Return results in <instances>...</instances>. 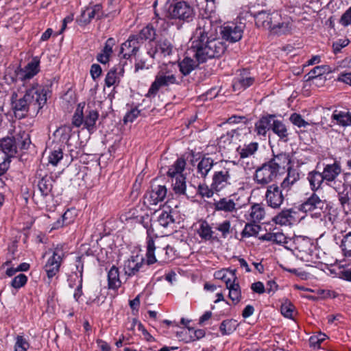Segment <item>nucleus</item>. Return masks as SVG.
<instances>
[{
  "label": "nucleus",
  "instance_id": "1",
  "mask_svg": "<svg viewBox=\"0 0 351 351\" xmlns=\"http://www.w3.org/2000/svg\"><path fill=\"white\" fill-rule=\"evenodd\" d=\"M25 88V95L17 99V95L12 96V106L14 115L19 119L25 118L29 110L37 114L47 102V90L36 82Z\"/></svg>",
  "mask_w": 351,
  "mask_h": 351
},
{
  "label": "nucleus",
  "instance_id": "2",
  "mask_svg": "<svg viewBox=\"0 0 351 351\" xmlns=\"http://www.w3.org/2000/svg\"><path fill=\"white\" fill-rule=\"evenodd\" d=\"M191 50L199 63L209 59L220 58L226 50V45L220 38H210L199 41H192Z\"/></svg>",
  "mask_w": 351,
  "mask_h": 351
},
{
  "label": "nucleus",
  "instance_id": "3",
  "mask_svg": "<svg viewBox=\"0 0 351 351\" xmlns=\"http://www.w3.org/2000/svg\"><path fill=\"white\" fill-rule=\"evenodd\" d=\"M186 161L182 158H178L167 171V176L174 180H172L173 190L175 193L184 195L186 193V178L183 176Z\"/></svg>",
  "mask_w": 351,
  "mask_h": 351
},
{
  "label": "nucleus",
  "instance_id": "4",
  "mask_svg": "<svg viewBox=\"0 0 351 351\" xmlns=\"http://www.w3.org/2000/svg\"><path fill=\"white\" fill-rule=\"evenodd\" d=\"M226 165L222 169L215 171L213 175L211 186L215 192H219L232 184L231 163L226 161Z\"/></svg>",
  "mask_w": 351,
  "mask_h": 351
},
{
  "label": "nucleus",
  "instance_id": "5",
  "mask_svg": "<svg viewBox=\"0 0 351 351\" xmlns=\"http://www.w3.org/2000/svg\"><path fill=\"white\" fill-rule=\"evenodd\" d=\"M40 58L34 56L24 68H21L18 70L16 75L18 79L23 82L22 85L23 87H28L32 85L34 81L30 82V80L40 72Z\"/></svg>",
  "mask_w": 351,
  "mask_h": 351
},
{
  "label": "nucleus",
  "instance_id": "6",
  "mask_svg": "<svg viewBox=\"0 0 351 351\" xmlns=\"http://www.w3.org/2000/svg\"><path fill=\"white\" fill-rule=\"evenodd\" d=\"M168 16L171 19L189 22L194 16V10L186 1H180L169 5Z\"/></svg>",
  "mask_w": 351,
  "mask_h": 351
},
{
  "label": "nucleus",
  "instance_id": "7",
  "mask_svg": "<svg viewBox=\"0 0 351 351\" xmlns=\"http://www.w3.org/2000/svg\"><path fill=\"white\" fill-rule=\"evenodd\" d=\"M171 84H178L176 75L168 71H161L156 75L155 80L151 84L145 96L147 97H154L157 95L160 88L167 87Z\"/></svg>",
  "mask_w": 351,
  "mask_h": 351
},
{
  "label": "nucleus",
  "instance_id": "8",
  "mask_svg": "<svg viewBox=\"0 0 351 351\" xmlns=\"http://www.w3.org/2000/svg\"><path fill=\"white\" fill-rule=\"evenodd\" d=\"M287 196V193H285L281 188L280 185L272 184L267 187L265 194V200L267 205L274 209H278L283 204L284 201Z\"/></svg>",
  "mask_w": 351,
  "mask_h": 351
},
{
  "label": "nucleus",
  "instance_id": "9",
  "mask_svg": "<svg viewBox=\"0 0 351 351\" xmlns=\"http://www.w3.org/2000/svg\"><path fill=\"white\" fill-rule=\"evenodd\" d=\"M278 173L274 166L270 165L267 162L256 169L254 174V180L258 184L265 186L273 182Z\"/></svg>",
  "mask_w": 351,
  "mask_h": 351
},
{
  "label": "nucleus",
  "instance_id": "10",
  "mask_svg": "<svg viewBox=\"0 0 351 351\" xmlns=\"http://www.w3.org/2000/svg\"><path fill=\"white\" fill-rule=\"evenodd\" d=\"M65 253L62 247H56L53 252L52 256L48 259L44 269L49 278H52L59 271Z\"/></svg>",
  "mask_w": 351,
  "mask_h": 351
},
{
  "label": "nucleus",
  "instance_id": "11",
  "mask_svg": "<svg viewBox=\"0 0 351 351\" xmlns=\"http://www.w3.org/2000/svg\"><path fill=\"white\" fill-rule=\"evenodd\" d=\"M108 13L104 14L102 11V5L99 3L86 8V9L82 12L81 15L83 18H86V16H87V19H85L84 21L85 23H88L90 22L92 19L95 18L100 19L102 18L114 17L120 12L119 9H108Z\"/></svg>",
  "mask_w": 351,
  "mask_h": 351
},
{
  "label": "nucleus",
  "instance_id": "12",
  "mask_svg": "<svg viewBox=\"0 0 351 351\" xmlns=\"http://www.w3.org/2000/svg\"><path fill=\"white\" fill-rule=\"evenodd\" d=\"M325 200L319 197L315 192L306 199L298 207V210L304 213L315 212L314 215H320V212L324 208Z\"/></svg>",
  "mask_w": 351,
  "mask_h": 351
},
{
  "label": "nucleus",
  "instance_id": "13",
  "mask_svg": "<svg viewBox=\"0 0 351 351\" xmlns=\"http://www.w3.org/2000/svg\"><path fill=\"white\" fill-rule=\"evenodd\" d=\"M255 79L252 76L250 71L247 69L237 71L232 81L234 91L244 90L252 86Z\"/></svg>",
  "mask_w": 351,
  "mask_h": 351
},
{
  "label": "nucleus",
  "instance_id": "14",
  "mask_svg": "<svg viewBox=\"0 0 351 351\" xmlns=\"http://www.w3.org/2000/svg\"><path fill=\"white\" fill-rule=\"evenodd\" d=\"M212 21L208 18H202L198 21L197 27L191 38L192 41H199L213 38Z\"/></svg>",
  "mask_w": 351,
  "mask_h": 351
},
{
  "label": "nucleus",
  "instance_id": "15",
  "mask_svg": "<svg viewBox=\"0 0 351 351\" xmlns=\"http://www.w3.org/2000/svg\"><path fill=\"white\" fill-rule=\"evenodd\" d=\"M243 26L234 23L228 24L221 27V34L222 38L230 43H236L243 36Z\"/></svg>",
  "mask_w": 351,
  "mask_h": 351
},
{
  "label": "nucleus",
  "instance_id": "16",
  "mask_svg": "<svg viewBox=\"0 0 351 351\" xmlns=\"http://www.w3.org/2000/svg\"><path fill=\"white\" fill-rule=\"evenodd\" d=\"M173 48V45L167 38H160L157 40L154 47L147 50V54L152 58H155L158 54L165 57L171 54Z\"/></svg>",
  "mask_w": 351,
  "mask_h": 351
},
{
  "label": "nucleus",
  "instance_id": "17",
  "mask_svg": "<svg viewBox=\"0 0 351 351\" xmlns=\"http://www.w3.org/2000/svg\"><path fill=\"white\" fill-rule=\"evenodd\" d=\"M144 266V259L138 256H132L124 262L123 271L126 276L136 275Z\"/></svg>",
  "mask_w": 351,
  "mask_h": 351
},
{
  "label": "nucleus",
  "instance_id": "18",
  "mask_svg": "<svg viewBox=\"0 0 351 351\" xmlns=\"http://www.w3.org/2000/svg\"><path fill=\"white\" fill-rule=\"evenodd\" d=\"M167 189L164 185L152 186V191L145 195V198L149 201V204L156 205L158 202H162L167 195Z\"/></svg>",
  "mask_w": 351,
  "mask_h": 351
},
{
  "label": "nucleus",
  "instance_id": "19",
  "mask_svg": "<svg viewBox=\"0 0 351 351\" xmlns=\"http://www.w3.org/2000/svg\"><path fill=\"white\" fill-rule=\"evenodd\" d=\"M98 118V112L88 107L85 111V114H84V128L90 133H93L96 130L95 124Z\"/></svg>",
  "mask_w": 351,
  "mask_h": 351
},
{
  "label": "nucleus",
  "instance_id": "20",
  "mask_svg": "<svg viewBox=\"0 0 351 351\" xmlns=\"http://www.w3.org/2000/svg\"><path fill=\"white\" fill-rule=\"evenodd\" d=\"M124 69L122 65L118 64L111 68L105 78V84L108 87H110L120 81L121 76L123 75Z\"/></svg>",
  "mask_w": 351,
  "mask_h": 351
},
{
  "label": "nucleus",
  "instance_id": "21",
  "mask_svg": "<svg viewBox=\"0 0 351 351\" xmlns=\"http://www.w3.org/2000/svg\"><path fill=\"white\" fill-rule=\"evenodd\" d=\"M341 172V167L340 165L337 162H335L332 164L326 165L322 173L326 183L327 184L328 182L334 181L335 179L337 178Z\"/></svg>",
  "mask_w": 351,
  "mask_h": 351
},
{
  "label": "nucleus",
  "instance_id": "22",
  "mask_svg": "<svg viewBox=\"0 0 351 351\" xmlns=\"http://www.w3.org/2000/svg\"><path fill=\"white\" fill-rule=\"evenodd\" d=\"M300 180V173L297 169L292 167L287 169V174L282 182L280 186L285 193H288L291 188Z\"/></svg>",
  "mask_w": 351,
  "mask_h": 351
},
{
  "label": "nucleus",
  "instance_id": "23",
  "mask_svg": "<svg viewBox=\"0 0 351 351\" xmlns=\"http://www.w3.org/2000/svg\"><path fill=\"white\" fill-rule=\"evenodd\" d=\"M274 118H275V115L264 116L255 123V131L258 135L265 136L267 131L271 130Z\"/></svg>",
  "mask_w": 351,
  "mask_h": 351
},
{
  "label": "nucleus",
  "instance_id": "24",
  "mask_svg": "<svg viewBox=\"0 0 351 351\" xmlns=\"http://www.w3.org/2000/svg\"><path fill=\"white\" fill-rule=\"evenodd\" d=\"M145 227L147 228V233L146 262L148 265H150L158 262V261L155 256L154 251L156 247L154 239L151 236L153 230L148 228L147 226H145Z\"/></svg>",
  "mask_w": 351,
  "mask_h": 351
},
{
  "label": "nucleus",
  "instance_id": "25",
  "mask_svg": "<svg viewBox=\"0 0 351 351\" xmlns=\"http://www.w3.org/2000/svg\"><path fill=\"white\" fill-rule=\"evenodd\" d=\"M0 149L5 154V157L10 158L14 157L16 152V145L14 144V139L7 136L0 140Z\"/></svg>",
  "mask_w": 351,
  "mask_h": 351
},
{
  "label": "nucleus",
  "instance_id": "26",
  "mask_svg": "<svg viewBox=\"0 0 351 351\" xmlns=\"http://www.w3.org/2000/svg\"><path fill=\"white\" fill-rule=\"evenodd\" d=\"M215 164L212 158L203 156L197 166V173L201 178H206Z\"/></svg>",
  "mask_w": 351,
  "mask_h": 351
},
{
  "label": "nucleus",
  "instance_id": "27",
  "mask_svg": "<svg viewBox=\"0 0 351 351\" xmlns=\"http://www.w3.org/2000/svg\"><path fill=\"white\" fill-rule=\"evenodd\" d=\"M121 286L119 269L113 265L108 272V287L109 289L117 291Z\"/></svg>",
  "mask_w": 351,
  "mask_h": 351
},
{
  "label": "nucleus",
  "instance_id": "28",
  "mask_svg": "<svg viewBox=\"0 0 351 351\" xmlns=\"http://www.w3.org/2000/svg\"><path fill=\"white\" fill-rule=\"evenodd\" d=\"M214 208L215 210L226 213H231L237 209L234 200L228 197H223L219 201H215L214 202Z\"/></svg>",
  "mask_w": 351,
  "mask_h": 351
},
{
  "label": "nucleus",
  "instance_id": "29",
  "mask_svg": "<svg viewBox=\"0 0 351 351\" xmlns=\"http://www.w3.org/2000/svg\"><path fill=\"white\" fill-rule=\"evenodd\" d=\"M226 287L229 290V298L234 304H238L241 301V291L238 282H232V279L226 281Z\"/></svg>",
  "mask_w": 351,
  "mask_h": 351
},
{
  "label": "nucleus",
  "instance_id": "30",
  "mask_svg": "<svg viewBox=\"0 0 351 351\" xmlns=\"http://www.w3.org/2000/svg\"><path fill=\"white\" fill-rule=\"evenodd\" d=\"M14 139V144L16 145V149H27L30 143V136L28 133L23 130H19L14 136H12Z\"/></svg>",
  "mask_w": 351,
  "mask_h": 351
},
{
  "label": "nucleus",
  "instance_id": "31",
  "mask_svg": "<svg viewBox=\"0 0 351 351\" xmlns=\"http://www.w3.org/2000/svg\"><path fill=\"white\" fill-rule=\"evenodd\" d=\"M156 223L164 228L173 229L175 219L172 215V212L171 210H162L158 216Z\"/></svg>",
  "mask_w": 351,
  "mask_h": 351
},
{
  "label": "nucleus",
  "instance_id": "32",
  "mask_svg": "<svg viewBox=\"0 0 351 351\" xmlns=\"http://www.w3.org/2000/svg\"><path fill=\"white\" fill-rule=\"evenodd\" d=\"M199 63L197 60H194L191 58L185 57L182 61H180L178 64L180 71L184 75H188L195 70L198 65Z\"/></svg>",
  "mask_w": 351,
  "mask_h": 351
},
{
  "label": "nucleus",
  "instance_id": "33",
  "mask_svg": "<svg viewBox=\"0 0 351 351\" xmlns=\"http://www.w3.org/2000/svg\"><path fill=\"white\" fill-rule=\"evenodd\" d=\"M271 130L274 134L278 135L280 140L284 142L288 141L289 133L287 132L286 125L282 123V121L275 119V118H274L271 125Z\"/></svg>",
  "mask_w": 351,
  "mask_h": 351
},
{
  "label": "nucleus",
  "instance_id": "34",
  "mask_svg": "<svg viewBox=\"0 0 351 351\" xmlns=\"http://www.w3.org/2000/svg\"><path fill=\"white\" fill-rule=\"evenodd\" d=\"M331 118L342 127L351 125V113L349 112L335 110Z\"/></svg>",
  "mask_w": 351,
  "mask_h": 351
},
{
  "label": "nucleus",
  "instance_id": "35",
  "mask_svg": "<svg viewBox=\"0 0 351 351\" xmlns=\"http://www.w3.org/2000/svg\"><path fill=\"white\" fill-rule=\"evenodd\" d=\"M53 182V177L49 176H45L38 181V188L43 196L46 197L51 193Z\"/></svg>",
  "mask_w": 351,
  "mask_h": 351
},
{
  "label": "nucleus",
  "instance_id": "36",
  "mask_svg": "<svg viewBox=\"0 0 351 351\" xmlns=\"http://www.w3.org/2000/svg\"><path fill=\"white\" fill-rule=\"evenodd\" d=\"M307 180L310 184L311 189L314 192L319 189L322 184L325 182L322 173L315 170L308 173Z\"/></svg>",
  "mask_w": 351,
  "mask_h": 351
},
{
  "label": "nucleus",
  "instance_id": "37",
  "mask_svg": "<svg viewBox=\"0 0 351 351\" xmlns=\"http://www.w3.org/2000/svg\"><path fill=\"white\" fill-rule=\"evenodd\" d=\"M267 162L272 166H274L276 170L279 172V170L282 166L288 165L291 162V158L289 154L280 153L276 155L270 159Z\"/></svg>",
  "mask_w": 351,
  "mask_h": 351
},
{
  "label": "nucleus",
  "instance_id": "38",
  "mask_svg": "<svg viewBox=\"0 0 351 351\" xmlns=\"http://www.w3.org/2000/svg\"><path fill=\"white\" fill-rule=\"evenodd\" d=\"M258 144L257 143H250L243 146H239L237 148V152L241 158H248L253 155L258 149Z\"/></svg>",
  "mask_w": 351,
  "mask_h": 351
},
{
  "label": "nucleus",
  "instance_id": "39",
  "mask_svg": "<svg viewBox=\"0 0 351 351\" xmlns=\"http://www.w3.org/2000/svg\"><path fill=\"white\" fill-rule=\"evenodd\" d=\"M85 107V103H80L75 111L74 114L72 117V125L76 128H80L81 125H84V108Z\"/></svg>",
  "mask_w": 351,
  "mask_h": 351
},
{
  "label": "nucleus",
  "instance_id": "40",
  "mask_svg": "<svg viewBox=\"0 0 351 351\" xmlns=\"http://www.w3.org/2000/svg\"><path fill=\"white\" fill-rule=\"evenodd\" d=\"M339 247L343 256L351 258V232L343 236Z\"/></svg>",
  "mask_w": 351,
  "mask_h": 351
},
{
  "label": "nucleus",
  "instance_id": "41",
  "mask_svg": "<svg viewBox=\"0 0 351 351\" xmlns=\"http://www.w3.org/2000/svg\"><path fill=\"white\" fill-rule=\"evenodd\" d=\"M271 14L262 10L254 14L256 25L259 27L268 28Z\"/></svg>",
  "mask_w": 351,
  "mask_h": 351
},
{
  "label": "nucleus",
  "instance_id": "42",
  "mask_svg": "<svg viewBox=\"0 0 351 351\" xmlns=\"http://www.w3.org/2000/svg\"><path fill=\"white\" fill-rule=\"evenodd\" d=\"M237 326L238 324L235 319H226L221 323L219 330L223 335H227L232 333Z\"/></svg>",
  "mask_w": 351,
  "mask_h": 351
},
{
  "label": "nucleus",
  "instance_id": "43",
  "mask_svg": "<svg viewBox=\"0 0 351 351\" xmlns=\"http://www.w3.org/2000/svg\"><path fill=\"white\" fill-rule=\"evenodd\" d=\"M199 236L206 241L213 239V231L211 227L206 221L201 223L199 228L197 231Z\"/></svg>",
  "mask_w": 351,
  "mask_h": 351
},
{
  "label": "nucleus",
  "instance_id": "44",
  "mask_svg": "<svg viewBox=\"0 0 351 351\" xmlns=\"http://www.w3.org/2000/svg\"><path fill=\"white\" fill-rule=\"evenodd\" d=\"M291 211L287 210V209L282 210L277 215L274 217V221L277 224L287 225L291 224Z\"/></svg>",
  "mask_w": 351,
  "mask_h": 351
},
{
  "label": "nucleus",
  "instance_id": "45",
  "mask_svg": "<svg viewBox=\"0 0 351 351\" xmlns=\"http://www.w3.org/2000/svg\"><path fill=\"white\" fill-rule=\"evenodd\" d=\"M138 33L145 41L147 40L149 41L150 45H152V42L155 40L156 36V29L151 25L145 26Z\"/></svg>",
  "mask_w": 351,
  "mask_h": 351
},
{
  "label": "nucleus",
  "instance_id": "46",
  "mask_svg": "<svg viewBox=\"0 0 351 351\" xmlns=\"http://www.w3.org/2000/svg\"><path fill=\"white\" fill-rule=\"evenodd\" d=\"M328 66L326 65L317 66L314 67L309 73L305 75L306 81H311L324 75L327 72Z\"/></svg>",
  "mask_w": 351,
  "mask_h": 351
},
{
  "label": "nucleus",
  "instance_id": "47",
  "mask_svg": "<svg viewBox=\"0 0 351 351\" xmlns=\"http://www.w3.org/2000/svg\"><path fill=\"white\" fill-rule=\"evenodd\" d=\"M250 218L254 221H260L265 215V210L260 204H254L250 208Z\"/></svg>",
  "mask_w": 351,
  "mask_h": 351
},
{
  "label": "nucleus",
  "instance_id": "48",
  "mask_svg": "<svg viewBox=\"0 0 351 351\" xmlns=\"http://www.w3.org/2000/svg\"><path fill=\"white\" fill-rule=\"evenodd\" d=\"M261 230V226L255 223H247L241 232L243 237H256Z\"/></svg>",
  "mask_w": 351,
  "mask_h": 351
},
{
  "label": "nucleus",
  "instance_id": "49",
  "mask_svg": "<svg viewBox=\"0 0 351 351\" xmlns=\"http://www.w3.org/2000/svg\"><path fill=\"white\" fill-rule=\"evenodd\" d=\"M272 33L277 35H282L289 33L291 30L289 23L287 21L278 22V25H275Z\"/></svg>",
  "mask_w": 351,
  "mask_h": 351
},
{
  "label": "nucleus",
  "instance_id": "50",
  "mask_svg": "<svg viewBox=\"0 0 351 351\" xmlns=\"http://www.w3.org/2000/svg\"><path fill=\"white\" fill-rule=\"evenodd\" d=\"M27 277L23 274L16 276L11 281L10 285L15 289H19L26 285Z\"/></svg>",
  "mask_w": 351,
  "mask_h": 351
},
{
  "label": "nucleus",
  "instance_id": "51",
  "mask_svg": "<svg viewBox=\"0 0 351 351\" xmlns=\"http://www.w3.org/2000/svg\"><path fill=\"white\" fill-rule=\"evenodd\" d=\"M327 184L332 187L338 193V197L341 195V193L346 190V186L348 184L345 180L342 181L339 179H335L334 181L329 182Z\"/></svg>",
  "mask_w": 351,
  "mask_h": 351
},
{
  "label": "nucleus",
  "instance_id": "52",
  "mask_svg": "<svg viewBox=\"0 0 351 351\" xmlns=\"http://www.w3.org/2000/svg\"><path fill=\"white\" fill-rule=\"evenodd\" d=\"M215 189L213 187L208 186L206 184H200L198 186L197 192L199 195L202 197H208L210 198L213 197L214 194Z\"/></svg>",
  "mask_w": 351,
  "mask_h": 351
},
{
  "label": "nucleus",
  "instance_id": "53",
  "mask_svg": "<svg viewBox=\"0 0 351 351\" xmlns=\"http://www.w3.org/2000/svg\"><path fill=\"white\" fill-rule=\"evenodd\" d=\"M29 348L28 341L23 336L18 335L16 338L14 351H27Z\"/></svg>",
  "mask_w": 351,
  "mask_h": 351
},
{
  "label": "nucleus",
  "instance_id": "54",
  "mask_svg": "<svg viewBox=\"0 0 351 351\" xmlns=\"http://www.w3.org/2000/svg\"><path fill=\"white\" fill-rule=\"evenodd\" d=\"M342 205H351V184H348L344 190L339 197Z\"/></svg>",
  "mask_w": 351,
  "mask_h": 351
},
{
  "label": "nucleus",
  "instance_id": "55",
  "mask_svg": "<svg viewBox=\"0 0 351 351\" xmlns=\"http://www.w3.org/2000/svg\"><path fill=\"white\" fill-rule=\"evenodd\" d=\"M216 229L221 232V237L223 239L227 238L228 235L231 232V224L230 221L225 220L222 223L217 224Z\"/></svg>",
  "mask_w": 351,
  "mask_h": 351
},
{
  "label": "nucleus",
  "instance_id": "56",
  "mask_svg": "<svg viewBox=\"0 0 351 351\" xmlns=\"http://www.w3.org/2000/svg\"><path fill=\"white\" fill-rule=\"evenodd\" d=\"M128 38L132 45V49L130 50L128 53H124V59L126 60L129 59L132 56H136L140 48L139 45L136 42V38L134 34L130 35Z\"/></svg>",
  "mask_w": 351,
  "mask_h": 351
},
{
  "label": "nucleus",
  "instance_id": "57",
  "mask_svg": "<svg viewBox=\"0 0 351 351\" xmlns=\"http://www.w3.org/2000/svg\"><path fill=\"white\" fill-rule=\"evenodd\" d=\"M62 157L63 153L62 149L58 148V149H54L49 156V162L53 165H56Z\"/></svg>",
  "mask_w": 351,
  "mask_h": 351
},
{
  "label": "nucleus",
  "instance_id": "58",
  "mask_svg": "<svg viewBox=\"0 0 351 351\" xmlns=\"http://www.w3.org/2000/svg\"><path fill=\"white\" fill-rule=\"evenodd\" d=\"M290 120L293 125L299 128L308 125V123L306 122L300 114L297 113L292 114L291 115Z\"/></svg>",
  "mask_w": 351,
  "mask_h": 351
},
{
  "label": "nucleus",
  "instance_id": "59",
  "mask_svg": "<svg viewBox=\"0 0 351 351\" xmlns=\"http://www.w3.org/2000/svg\"><path fill=\"white\" fill-rule=\"evenodd\" d=\"M294 306L290 302H285L281 306V313L287 318H291L293 314Z\"/></svg>",
  "mask_w": 351,
  "mask_h": 351
},
{
  "label": "nucleus",
  "instance_id": "60",
  "mask_svg": "<svg viewBox=\"0 0 351 351\" xmlns=\"http://www.w3.org/2000/svg\"><path fill=\"white\" fill-rule=\"evenodd\" d=\"M140 110L136 108H132L130 112H128L123 118V121L125 123L128 122H133L139 115Z\"/></svg>",
  "mask_w": 351,
  "mask_h": 351
},
{
  "label": "nucleus",
  "instance_id": "61",
  "mask_svg": "<svg viewBox=\"0 0 351 351\" xmlns=\"http://www.w3.org/2000/svg\"><path fill=\"white\" fill-rule=\"evenodd\" d=\"M281 17L280 15L276 12H274L271 14V16L269 21V25H268V29H270L271 32L274 30V27H275V25H278V22H280Z\"/></svg>",
  "mask_w": 351,
  "mask_h": 351
},
{
  "label": "nucleus",
  "instance_id": "62",
  "mask_svg": "<svg viewBox=\"0 0 351 351\" xmlns=\"http://www.w3.org/2000/svg\"><path fill=\"white\" fill-rule=\"evenodd\" d=\"M115 45V40L113 38H109L105 43L104 47L101 51L104 53L111 56L112 53V48Z\"/></svg>",
  "mask_w": 351,
  "mask_h": 351
},
{
  "label": "nucleus",
  "instance_id": "63",
  "mask_svg": "<svg viewBox=\"0 0 351 351\" xmlns=\"http://www.w3.org/2000/svg\"><path fill=\"white\" fill-rule=\"evenodd\" d=\"M339 23L344 27L351 24V7L343 14Z\"/></svg>",
  "mask_w": 351,
  "mask_h": 351
},
{
  "label": "nucleus",
  "instance_id": "64",
  "mask_svg": "<svg viewBox=\"0 0 351 351\" xmlns=\"http://www.w3.org/2000/svg\"><path fill=\"white\" fill-rule=\"evenodd\" d=\"M102 69L100 65L97 64H92L90 70V73L92 78L95 80L97 78L101 76Z\"/></svg>",
  "mask_w": 351,
  "mask_h": 351
}]
</instances>
